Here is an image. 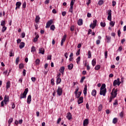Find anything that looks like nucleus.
<instances>
[{
    "label": "nucleus",
    "instance_id": "obj_49",
    "mask_svg": "<svg viewBox=\"0 0 126 126\" xmlns=\"http://www.w3.org/2000/svg\"><path fill=\"white\" fill-rule=\"evenodd\" d=\"M85 78H86L85 76H83L81 78V80H80L81 83H83V81H84V80L85 79Z\"/></svg>",
    "mask_w": 126,
    "mask_h": 126
},
{
    "label": "nucleus",
    "instance_id": "obj_64",
    "mask_svg": "<svg viewBox=\"0 0 126 126\" xmlns=\"http://www.w3.org/2000/svg\"><path fill=\"white\" fill-rule=\"evenodd\" d=\"M66 14V12H65V11L62 12L63 16H64Z\"/></svg>",
    "mask_w": 126,
    "mask_h": 126
},
{
    "label": "nucleus",
    "instance_id": "obj_34",
    "mask_svg": "<svg viewBox=\"0 0 126 126\" xmlns=\"http://www.w3.org/2000/svg\"><path fill=\"white\" fill-rule=\"evenodd\" d=\"M7 29V28H6V27L4 26L2 27V30H1V32L2 33H3L4 32H5L6 31V29Z\"/></svg>",
    "mask_w": 126,
    "mask_h": 126
},
{
    "label": "nucleus",
    "instance_id": "obj_38",
    "mask_svg": "<svg viewBox=\"0 0 126 126\" xmlns=\"http://www.w3.org/2000/svg\"><path fill=\"white\" fill-rule=\"evenodd\" d=\"M40 63V60L39 59H37L35 61V64L36 65H39V64Z\"/></svg>",
    "mask_w": 126,
    "mask_h": 126
},
{
    "label": "nucleus",
    "instance_id": "obj_4",
    "mask_svg": "<svg viewBox=\"0 0 126 126\" xmlns=\"http://www.w3.org/2000/svg\"><path fill=\"white\" fill-rule=\"evenodd\" d=\"M121 83H122L121 81H120V78H117V80H115L113 81V86H116L118 85V86H120Z\"/></svg>",
    "mask_w": 126,
    "mask_h": 126
},
{
    "label": "nucleus",
    "instance_id": "obj_15",
    "mask_svg": "<svg viewBox=\"0 0 126 126\" xmlns=\"http://www.w3.org/2000/svg\"><path fill=\"white\" fill-rule=\"evenodd\" d=\"M78 25L81 26L83 24V20L82 19H79L77 22Z\"/></svg>",
    "mask_w": 126,
    "mask_h": 126
},
{
    "label": "nucleus",
    "instance_id": "obj_31",
    "mask_svg": "<svg viewBox=\"0 0 126 126\" xmlns=\"http://www.w3.org/2000/svg\"><path fill=\"white\" fill-rule=\"evenodd\" d=\"M9 57H14V53H13V50H11L10 51Z\"/></svg>",
    "mask_w": 126,
    "mask_h": 126
},
{
    "label": "nucleus",
    "instance_id": "obj_33",
    "mask_svg": "<svg viewBox=\"0 0 126 126\" xmlns=\"http://www.w3.org/2000/svg\"><path fill=\"white\" fill-rule=\"evenodd\" d=\"M117 92H118V90H115L114 91V92H113V96H114V97H117V95H118Z\"/></svg>",
    "mask_w": 126,
    "mask_h": 126
},
{
    "label": "nucleus",
    "instance_id": "obj_18",
    "mask_svg": "<svg viewBox=\"0 0 126 126\" xmlns=\"http://www.w3.org/2000/svg\"><path fill=\"white\" fill-rule=\"evenodd\" d=\"M6 89H8L9 88H10V81H8L7 82L6 84Z\"/></svg>",
    "mask_w": 126,
    "mask_h": 126
},
{
    "label": "nucleus",
    "instance_id": "obj_40",
    "mask_svg": "<svg viewBox=\"0 0 126 126\" xmlns=\"http://www.w3.org/2000/svg\"><path fill=\"white\" fill-rule=\"evenodd\" d=\"M19 67L20 69H22V68L24 67V65L23 64V63H20L19 64Z\"/></svg>",
    "mask_w": 126,
    "mask_h": 126
},
{
    "label": "nucleus",
    "instance_id": "obj_60",
    "mask_svg": "<svg viewBox=\"0 0 126 126\" xmlns=\"http://www.w3.org/2000/svg\"><path fill=\"white\" fill-rule=\"evenodd\" d=\"M70 30V31H74V26H71Z\"/></svg>",
    "mask_w": 126,
    "mask_h": 126
},
{
    "label": "nucleus",
    "instance_id": "obj_50",
    "mask_svg": "<svg viewBox=\"0 0 126 126\" xmlns=\"http://www.w3.org/2000/svg\"><path fill=\"white\" fill-rule=\"evenodd\" d=\"M54 81H55V80H54V79H51V84L52 85H55V82H54Z\"/></svg>",
    "mask_w": 126,
    "mask_h": 126
},
{
    "label": "nucleus",
    "instance_id": "obj_43",
    "mask_svg": "<svg viewBox=\"0 0 126 126\" xmlns=\"http://www.w3.org/2000/svg\"><path fill=\"white\" fill-rule=\"evenodd\" d=\"M0 25L1 26H3V27H4V26L5 25V21H1Z\"/></svg>",
    "mask_w": 126,
    "mask_h": 126
},
{
    "label": "nucleus",
    "instance_id": "obj_51",
    "mask_svg": "<svg viewBox=\"0 0 126 126\" xmlns=\"http://www.w3.org/2000/svg\"><path fill=\"white\" fill-rule=\"evenodd\" d=\"M23 8H26V2H24L22 5Z\"/></svg>",
    "mask_w": 126,
    "mask_h": 126
},
{
    "label": "nucleus",
    "instance_id": "obj_59",
    "mask_svg": "<svg viewBox=\"0 0 126 126\" xmlns=\"http://www.w3.org/2000/svg\"><path fill=\"white\" fill-rule=\"evenodd\" d=\"M23 78L21 77V78H20V79H19V82L20 83L22 84V81H23Z\"/></svg>",
    "mask_w": 126,
    "mask_h": 126
},
{
    "label": "nucleus",
    "instance_id": "obj_54",
    "mask_svg": "<svg viewBox=\"0 0 126 126\" xmlns=\"http://www.w3.org/2000/svg\"><path fill=\"white\" fill-rule=\"evenodd\" d=\"M118 51L119 52H122V51H123V47L120 46L118 49Z\"/></svg>",
    "mask_w": 126,
    "mask_h": 126
},
{
    "label": "nucleus",
    "instance_id": "obj_57",
    "mask_svg": "<svg viewBox=\"0 0 126 126\" xmlns=\"http://www.w3.org/2000/svg\"><path fill=\"white\" fill-rule=\"evenodd\" d=\"M120 116L121 117V118H124V112H121L120 113Z\"/></svg>",
    "mask_w": 126,
    "mask_h": 126
},
{
    "label": "nucleus",
    "instance_id": "obj_46",
    "mask_svg": "<svg viewBox=\"0 0 126 126\" xmlns=\"http://www.w3.org/2000/svg\"><path fill=\"white\" fill-rule=\"evenodd\" d=\"M79 62H80V57H78L77 58V59H76V63H77V64H78L79 63Z\"/></svg>",
    "mask_w": 126,
    "mask_h": 126
},
{
    "label": "nucleus",
    "instance_id": "obj_7",
    "mask_svg": "<svg viewBox=\"0 0 126 126\" xmlns=\"http://www.w3.org/2000/svg\"><path fill=\"white\" fill-rule=\"evenodd\" d=\"M53 23H54V21H53V20L48 21L46 23V28H49Z\"/></svg>",
    "mask_w": 126,
    "mask_h": 126
},
{
    "label": "nucleus",
    "instance_id": "obj_25",
    "mask_svg": "<svg viewBox=\"0 0 126 126\" xmlns=\"http://www.w3.org/2000/svg\"><path fill=\"white\" fill-rule=\"evenodd\" d=\"M64 72V67L62 66L60 68V72L62 74H63V72Z\"/></svg>",
    "mask_w": 126,
    "mask_h": 126
},
{
    "label": "nucleus",
    "instance_id": "obj_61",
    "mask_svg": "<svg viewBox=\"0 0 126 126\" xmlns=\"http://www.w3.org/2000/svg\"><path fill=\"white\" fill-rule=\"evenodd\" d=\"M23 75H24V76H25V75H26V70L24 69L23 71Z\"/></svg>",
    "mask_w": 126,
    "mask_h": 126
},
{
    "label": "nucleus",
    "instance_id": "obj_11",
    "mask_svg": "<svg viewBox=\"0 0 126 126\" xmlns=\"http://www.w3.org/2000/svg\"><path fill=\"white\" fill-rule=\"evenodd\" d=\"M114 98H116V97L114 96V92L112 91L111 93V96H110V100H109L110 103H111V102H112V101L113 100Z\"/></svg>",
    "mask_w": 126,
    "mask_h": 126
},
{
    "label": "nucleus",
    "instance_id": "obj_5",
    "mask_svg": "<svg viewBox=\"0 0 126 126\" xmlns=\"http://www.w3.org/2000/svg\"><path fill=\"white\" fill-rule=\"evenodd\" d=\"M57 95L62 96L63 95V88L61 87H58L57 89Z\"/></svg>",
    "mask_w": 126,
    "mask_h": 126
},
{
    "label": "nucleus",
    "instance_id": "obj_32",
    "mask_svg": "<svg viewBox=\"0 0 126 126\" xmlns=\"http://www.w3.org/2000/svg\"><path fill=\"white\" fill-rule=\"evenodd\" d=\"M61 82H62V79L57 78V81H56L57 84H60V83H61Z\"/></svg>",
    "mask_w": 126,
    "mask_h": 126
},
{
    "label": "nucleus",
    "instance_id": "obj_12",
    "mask_svg": "<svg viewBox=\"0 0 126 126\" xmlns=\"http://www.w3.org/2000/svg\"><path fill=\"white\" fill-rule=\"evenodd\" d=\"M83 102V96H81L79 97V99L78 100V104L79 105L80 104H82Z\"/></svg>",
    "mask_w": 126,
    "mask_h": 126
},
{
    "label": "nucleus",
    "instance_id": "obj_47",
    "mask_svg": "<svg viewBox=\"0 0 126 126\" xmlns=\"http://www.w3.org/2000/svg\"><path fill=\"white\" fill-rule=\"evenodd\" d=\"M88 59H90L91 58V51H90V50L88 51Z\"/></svg>",
    "mask_w": 126,
    "mask_h": 126
},
{
    "label": "nucleus",
    "instance_id": "obj_41",
    "mask_svg": "<svg viewBox=\"0 0 126 126\" xmlns=\"http://www.w3.org/2000/svg\"><path fill=\"white\" fill-rule=\"evenodd\" d=\"M100 26H101V27H105L106 26V23L101 22L100 23Z\"/></svg>",
    "mask_w": 126,
    "mask_h": 126
},
{
    "label": "nucleus",
    "instance_id": "obj_14",
    "mask_svg": "<svg viewBox=\"0 0 126 126\" xmlns=\"http://www.w3.org/2000/svg\"><path fill=\"white\" fill-rule=\"evenodd\" d=\"M66 118L68 120H71V119H72V115H71V113H70V112H68L67 113Z\"/></svg>",
    "mask_w": 126,
    "mask_h": 126
},
{
    "label": "nucleus",
    "instance_id": "obj_55",
    "mask_svg": "<svg viewBox=\"0 0 126 126\" xmlns=\"http://www.w3.org/2000/svg\"><path fill=\"white\" fill-rule=\"evenodd\" d=\"M105 59H107L108 57V51H105L104 53Z\"/></svg>",
    "mask_w": 126,
    "mask_h": 126
},
{
    "label": "nucleus",
    "instance_id": "obj_39",
    "mask_svg": "<svg viewBox=\"0 0 126 126\" xmlns=\"http://www.w3.org/2000/svg\"><path fill=\"white\" fill-rule=\"evenodd\" d=\"M36 51V48L34 46H32L31 48V52L32 53H34Z\"/></svg>",
    "mask_w": 126,
    "mask_h": 126
},
{
    "label": "nucleus",
    "instance_id": "obj_36",
    "mask_svg": "<svg viewBox=\"0 0 126 126\" xmlns=\"http://www.w3.org/2000/svg\"><path fill=\"white\" fill-rule=\"evenodd\" d=\"M113 124H117V123H118V119H117V118H114L113 119Z\"/></svg>",
    "mask_w": 126,
    "mask_h": 126
},
{
    "label": "nucleus",
    "instance_id": "obj_28",
    "mask_svg": "<svg viewBox=\"0 0 126 126\" xmlns=\"http://www.w3.org/2000/svg\"><path fill=\"white\" fill-rule=\"evenodd\" d=\"M106 89V85L105 84H103L101 85V87H100V90H105Z\"/></svg>",
    "mask_w": 126,
    "mask_h": 126
},
{
    "label": "nucleus",
    "instance_id": "obj_10",
    "mask_svg": "<svg viewBox=\"0 0 126 126\" xmlns=\"http://www.w3.org/2000/svg\"><path fill=\"white\" fill-rule=\"evenodd\" d=\"M89 124V120H88V119H86L84 120V122H83L84 126H88Z\"/></svg>",
    "mask_w": 126,
    "mask_h": 126
},
{
    "label": "nucleus",
    "instance_id": "obj_48",
    "mask_svg": "<svg viewBox=\"0 0 126 126\" xmlns=\"http://www.w3.org/2000/svg\"><path fill=\"white\" fill-rule=\"evenodd\" d=\"M103 3H104V1H103V0H100L98 1L99 5H102V4H103Z\"/></svg>",
    "mask_w": 126,
    "mask_h": 126
},
{
    "label": "nucleus",
    "instance_id": "obj_30",
    "mask_svg": "<svg viewBox=\"0 0 126 126\" xmlns=\"http://www.w3.org/2000/svg\"><path fill=\"white\" fill-rule=\"evenodd\" d=\"M92 64L93 66L96 65V59H94L92 62Z\"/></svg>",
    "mask_w": 126,
    "mask_h": 126
},
{
    "label": "nucleus",
    "instance_id": "obj_21",
    "mask_svg": "<svg viewBox=\"0 0 126 126\" xmlns=\"http://www.w3.org/2000/svg\"><path fill=\"white\" fill-rule=\"evenodd\" d=\"M35 21L36 23H38L40 21V16H36Z\"/></svg>",
    "mask_w": 126,
    "mask_h": 126
},
{
    "label": "nucleus",
    "instance_id": "obj_62",
    "mask_svg": "<svg viewBox=\"0 0 126 126\" xmlns=\"http://www.w3.org/2000/svg\"><path fill=\"white\" fill-rule=\"evenodd\" d=\"M47 60H52V55H49L47 56Z\"/></svg>",
    "mask_w": 126,
    "mask_h": 126
},
{
    "label": "nucleus",
    "instance_id": "obj_63",
    "mask_svg": "<svg viewBox=\"0 0 126 126\" xmlns=\"http://www.w3.org/2000/svg\"><path fill=\"white\" fill-rule=\"evenodd\" d=\"M21 36H22V38H25V32H22V34H21Z\"/></svg>",
    "mask_w": 126,
    "mask_h": 126
},
{
    "label": "nucleus",
    "instance_id": "obj_9",
    "mask_svg": "<svg viewBox=\"0 0 126 126\" xmlns=\"http://www.w3.org/2000/svg\"><path fill=\"white\" fill-rule=\"evenodd\" d=\"M3 101H4V104H6V103H7V102H9V97L5 95L4 97V100Z\"/></svg>",
    "mask_w": 126,
    "mask_h": 126
},
{
    "label": "nucleus",
    "instance_id": "obj_22",
    "mask_svg": "<svg viewBox=\"0 0 126 126\" xmlns=\"http://www.w3.org/2000/svg\"><path fill=\"white\" fill-rule=\"evenodd\" d=\"M39 54H42V55H44L45 53V50H44V48H40L39 50Z\"/></svg>",
    "mask_w": 126,
    "mask_h": 126
},
{
    "label": "nucleus",
    "instance_id": "obj_58",
    "mask_svg": "<svg viewBox=\"0 0 126 126\" xmlns=\"http://www.w3.org/2000/svg\"><path fill=\"white\" fill-rule=\"evenodd\" d=\"M117 4V2H116V1H112V6H115Z\"/></svg>",
    "mask_w": 126,
    "mask_h": 126
},
{
    "label": "nucleus",
    "instance_id": "obj_53",
    "mask_svg": "<svg viewBox=\"0 0 126 126\" xmlns=\"http://www.w3.org/2000/svg\"><path fill=\"white\" fill-rule=\"evenodd\" d=\"M34 35H35V37H34L35 39H38V38H39V34H37V32H34Z\"/></svg>",
    "mask_w": 126,
    "mask_h": 126
},
{
    "label": "nucleus",
    "instance_id": "obj_26",
    "mask_svg": "<svg viewBox=\"0 0 126 126\" xmlns=\"http://www.w3.org/2000/svg\"><path fill=\"white\" fill-rule=\"evenodd\" d=\"M102 109H103V105L102 104H100L98 107V112H101Z\"/></svg>",
    "mask_w": 126,
    "mask_h": 126
},
{
    "label": "nucleus",
    "instance_id": "obj_24",
    "mask_svg": "<svg viewBox=\"0 0 126 126\" xmlns=\"http://www.w3.org/2000/svg\"><path fill=\"white\" fill-rule=\"evenodd\" d=\"M16 6L18 7V8H20V6H21V2L18 1L16 3Z\"/></svg>",
    "mask_w": 126,
    "mask_h": 126
},
{
    "label": "nucleus",
    "instance_id": "obj_6",
    "mask_svg": "<svg viewBox=\"0 0 126 126\" xmlns=\"http://www.w3.org/2000/svg\"><path fill=\"white\" fill-rule=\"evenodd\" d=\"M97 24V20H94L93 21V23L91 24L90 25V28H92V29H94L95 27H96V25Z\"/></svg>",
    "mask_w": 126,
    "mask_h": 126
},
{
    "label": "nucleus",
    "instance_id": "obj_29",
    "mask_svg": "<svg viewBox=\"0 0 126 126\" xmlns=\"http://www.w3.org/2000/svg\"><path fill=\"white\" fill-rule=\"evenodd\" d=\"M67 67H68V68L69 70L72 69V68H73V64L71 63V64H69V65L67 66Z\"/></svg>",
    "mask_w": 126,
    "mask_h": 126
},
{
    "label": "nucleus",
    "instance_id": "obj_37",
    "mask_svg": "<svg viewBox=\"0 0 126 126\" xmlns=\"http://www.w3.org/2000/svg\"><path fill=\"white\" fill-rule=\"evenodd\" d=\"M51 30H52V31H55V29H56V27H55V25H52L50 27Z\"/></svg>",
    "mask_w": 126,
    "mask_h": 126
},
{
    "label": "nucleus",
    "instance_id": "obj_1",
    "mask_svg": "<svg viewBox=\"0 0 126 126\" xmlns=\"http://www.w3.org/2000/svg\"><path fill=\"white\" fill-rule=\"evenodd\" d=\"M108 17H107V19L109 21H111L109 23L110 25L112 26V27H114L115 26V22L112 21V10H109L108 11Z\"/></svg>",
    "mask_w": 126,
    "mask_h": 126
},
{
    "label": "nucleus",
    "instance_id": "obj_23",
    "mask_svg": "<svg viewBox=\"0 0 126 126\" xmlns=\"http://www.w3.org/2000/svg\"><path fill=\"white\" fill-rule=\"evenodd\" d=\"M13 122V118H11L8 120V126H10V125H11V123Z\"/></svg>",
    "mask_w": 126,
    "mask_h": 126
},
{
    "label": "nucleus",
    "instance_id": "obj_27",
    "mask_svg": "<svg viewBox=\"0 0 126 126\" xmlns=\"http://www.w3.org/2000/svg\"><path fill=\"white\" fill-rule=\"evenodd\" d=\"M106 40H107V43H110V42H111V36L106 35Z\"/></svg>",
    "mask_w": 126,
    "mask_h": 126
},
{
    "label": "nucleus",
    "instance_id": "obj_52",
    "mask_svg": "<svg viewBox=\"0 0 126 126\" xmlns=\"http://www.w3.org/2000/svg\"><path fill=\"white\" fill-rule=\"evenodd\" d=\"M78 90H79V87H77V88L76 89V90H75V92H74L75 94H77L78 93Z\"/></svg>",
    "mask_w": 126,
    "mask_h": 126
},
{
    "label": "nucleus",
    "instance_id": "obj_3",
    "mask_svg": "<svg viewBox=\"0 0 126 126\" xmlns=\"http://www.w3.org/2000/svg\"><path fill=\"white\" fill-rule=\"evenodd\" d=\"M28 88H26L25 90V91L23 94H21L20 95V99H23L24 98H26V95H27V93H28Z\"/></svg>",
    "mask_w": 126,
    "mask_h": 126
},
{
    "label": "nucleus",
    "instance_id": "obj_13",
    "mask_svg": "<svg viewBox=\"0 0 126 126\" xmlns=\"http://www.w3.org/2000/svg\"><path fill=\"white\" fill-rule=\"evenodd\" d=\"M83 93L84 94V96H86V94H87V85H85L83 90Z\"/></svg>",
    "mask_w": 126,
    "mask_h": 126
},
{
    "label": "nucleus",
    "instance_id": "obj_44",
    "mask_svg": "<svg viewBox=\"0 0 126 126\" xmlns=\"http://www.w3.org/2000/svg\"><path fill=\"white\" fill-rule=\"evenodd\" d=\"M118 106V99H115L114 102L113 103V106L115 105Z\"/></svg>",
    "mask_w": 126,
    "mask_h": 126
},
{
    "label": "nucleus",
    "instance_id": "obj_16",
    "mask_svg": "<svg viewBox=\"0 0 126 126\" xmlns=\"http://www.w3.org/2000/svg\"><path fill=\"white\" fill-rule=\"evenodd\" d=\"M25 46V43L24 42H21L19 45L20 49H23Z\"/></svg>",
    "mask_w": 126,
    "mask_h": 126
},
{
    "label": "nucleus",
    "instance_id": "obj_20",
    "mask_svg": "<svg viewBox=\"0 0 126 126\" xmlns=\"http://www.w3.org/2000/svg\"><path fill=\"white\" fill-rule=\"evenodd\" d=\"M96 94H97V91H96V90H95V89L93 90V91L92 92V96H95Z\"/></svg>",
    "mask_w": 126,
    "mask_h": 126
},
{
    "label": "nucleus",
    "instance_id": "obj_35",
    "mask_svg": "<svg viewBox=\"0 0 126 126\" xmlns=\"http://www.w3.org/2000/svg\"><path fill=\"white\" fill-rule=\"evenodd\" d=\"M66 39V34H64L63 36V38H62V41L63 42H65V40Z\"/></svg>",
    "mask_w": 126,
    "mask_h": 126
},
{
    "label": "nucleus",
    "instance_id": "obj_19",
    "mask_svg": "<svg viewBox=\"0 0 126 126\" xmlns=\"http://www.w3.org/2000/svg\"><path fill=\"white\" fill-rule=\"evenodd\" d=\"M27 103L28 104H30L31 102V95H29L28 96V98H27Z\"/></svg>",
    "mask_w": 126,
    "mask_h": 126
},
{
    "label": "nucleus",
    "instance_id": "obj_56",
    "mask_svg": "<svg viewBox=\"0 0 126 126\" xmlns=\"http://www.w3.org/2000/svg\"><path fill=\"white\" fill-rule=\"evenodd\" d=\"M80 54V49H79L76 53V56H79Z\"/></svg>",
    "mask_w": 126,
    "mask_h": 126
},
{
    "label": "nucleus",
    "instance_id": "obj_17",
    "mask_svg": "<svg viewBox=\"0 0 126 126\" xmlns=\"http://www.w3.org/2000/svg\"><path fill=\"white\" fill-rule=\"evenodd\" d=\"M82 93V92H78V93L77 94H75V97L76 98H80V96L81 95V94Z\"/></svg>",
    "mask_w": 126,
    "mask_h": 126
},
{
    "label": "nucleus",
    "instance_id": "obj_2",
    "mask_svg": "<svg viewBox=\"0 0 126 126\" xmlns=\"http://www.w3.org/2000/svg\"><path fill=\"white\" fill-rule=\"evenodd\" d=\"M74 2H75V0H71L70 2V7L69 9V12H71V13H73V5H74Z\"/></svg>",
    "mask_w": 126,
    "mask_h": 126
},
{
    "label": "nucleus",
    "instance_id": "obj_45",
    "mask_svg": "<svg viewBox=\"0 0 126 126\" xmlns=\"http://www.w3.org/2000/svg\"><path fill=\"white\" fill-rule=\"evenodd\" d=\"M18 63H19V57H18L15 61L16 64H18Z\"/></svg>",
    "mask_w": 126,
    "mask_h": 126
},
{
    "label": "nucleus",
    "instance_id": "obj_42",
    "mask_svg": "<svg viewBox=\"0 0 126 126\" xmlns=\"http://www.w3.org/2000/svg\"><path fill=\"white\" fill-rule=\"evenodd\" d=\"M100 67H101L100 65H96L95 67V70H99V69H100Z\"/></svg>",
    "mask_w": 126,
    "mask_h": 126
},
{
    "label": "nucleus",
    "instance_id": "obj_8",
    "mask_svg": "<svg viewBox=\"0 0 126 126\" xmlns=\"http://www.w3.org/2000/svg\"><path fill=\"white\" fill-rule=\"evenodd\" d=\"M106 93H107V89L104 90H100L99 94L100 95H102V96H106Z\"/></svg>",
    "mask_w": 126,
    "mask_h": 126
}]
</instances>
